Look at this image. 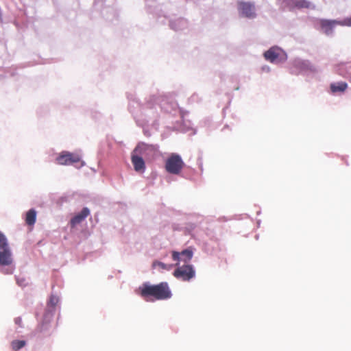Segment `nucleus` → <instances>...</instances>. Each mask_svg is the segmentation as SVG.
<instances>
[{"label": "nucleus", "instance_id": "1", "mask_svg": "<svg viewBox=\"0 0 351 351\" xmlns=\"http://www.w3.org/2000/svg\"><path fill=\"white\" fill-rule=\"evenodd\" d=\"M138 293L147 302L167 300L172 295L167 282H165L153 285L143 283L138 288Z\"/></svg>", "mask_w": 351, "mask_h": 351}, {"label": "nucleus", "instance_id": "9", "mask_svg": "<svg viewBox=\"0 0 351 351\" xmlns=\"http://www.w3.org/2000/svg\"><path fill=\"white\" fill-rule=\"evenodd\" d=\"M171 254L172 259L177 262L176 265L178 266L180 261H182L185 263L191 261L193 257V252L191 249L188 248L182 250L181 252L173 251Z\"/></svg>", "mask_w": 351, "mask_h": 351}, {"label": "nucleus", "instance_id": "16", "mask_svg": "<svg viewBox=\"0 0 351 351\" xmlns=\"http://www.w3.org/2000/svg\"><path fill=\"white\" fill-rule=\"evenodd\" d=\"M173 265H167L162 262L158 261H154L152 263V267L156 268V267H158L160 269L162 270H170L173 267Z\"/></svg>", "mask_w": 351, "mask_h": 351}, {"label": "nucleus", "instance_id": "15", "mask_svg": "<svg viewBox=\"0 0 351 351\" xmlns=\"http://www.w3.org/2000/svg\"><path fill=\"white\" fill-rule=\"evenodd\" d=\"M36 219V212L34 209H30L26 213L25 222L29 226H32L35 223Z\"/></svg>", "mask_w": 351, "mask_h": 351}, {"label": "nucleus", "instance_id": "20", "mask_svg": "<svg viewBox=\"0 0 351 351\" xmlns=\"http://www.w3.org/2000/svg\"><path fill=\"white\" fill-rule=\"evenodd\" d=\"M58 302V298L56 296L51 295L50 297L49 304L52 306H55Z\"/></svg>", "mask_w": 351, "mask_h": 351}, {"label": "nucleus", "instance_id": "14", "mask_svg": "<svg viewBox=\"0 0 351 351\" xmlns=\"http://www.w3.org/2000/svg\"><path fill=\"white\" fill-rule=\"evenodd\" d=\"M330 88L332 93H343L348 88V84L345 82L332 83Z\"/></svg>", "mask_w": 351, "mask_h": 351}, {"label": "nucleus", "instance_id": "5", "mask_svg": "<svg viewBox=\"0 0 351 351\" xmlns=\"http://www.w3.org/2000/svg\"><path fill=\"white\" fill-rule=\"evenodd\" d=\"M265 59L272 63H280L287 60L286 53L279 47H273L264 53Z\"/></svg>", "mask_w": 351, "mask_h": 351}, {"label": "nucleus", "instance_id": "21", "mask_svg": "<svg viewBox=\"0 0 351 351\" xmlns=\"http://www.w3.org/2000/svg\"><path fill=\"white\" fill-rule=\"evenodd\" d=\"M17 283L19 285H20L21 287H25L27 285V283L25 282V279H24V278H21V279L17 278Z\"/></svg>", "mask_w": 351, "mask_h": 351}, {"label": "nucleus", "instance_id": "2", "mask_svg": "<svg viewBox=\"0 0 351 351\" xmlns=\"http://www.w3.org/2000/svg\"><path fill=\"white\" fill-rule=\"evenodd\" d=\"M12 261V254L7 239L0 233V265L9 266Z\"/></svg>", "mask_w": 351, "mask_h": 351}, {"label": "nucleus", "instance_id": "23", "mask_svg": "<svg viewBox=\"0 0 351 351\" xmlns=\"http://www.w3.org/2000/svg\"><path fill=\"white\" fill-rule=\"evenodd\" d=\"M12 271H10L9 272H6L5 274H12Z\"/></svg>", "mask_w": 351, "mask_h": 351}, {"label": "nucleus", "instance_id": "12", "mask_svg": "<svg viewBox=\"0 0 351 351\" xmlns=\"http://www.w3.org/2000/svg\"><path fill=\"white\" fill-rule=\"evenodd\" d=\"M90 215V210L88 208H84L82 211L75 215L70 221L71 226L74 228L77 224L80 223L83 220L85 219Z\"/></svg>", "mask_w": 351, "mask_h": 351}, {"label": "nucleus", "instance_id": "7", "mask_svg": "<svg viewBox=\"0 0 351 351\" xmlns=\"http://www.w3.org/2000/svg\"><path fill=\"white\" fill-rule=\"evenodd\" d=\"M80 161V158L78 155L63 152L57 158L56 162L61 165H69Z\"/></svg>", "mask_w": 351, "mask_h": 351}, {"label": "nucleus", "instance_id": "11", "mask_svg": "<svg viewBox=\"0 0 351 351\" xmlns=\"http://www.w3.org/2000/svg\"><path fill=\"white\" fill-rule=\"evenodd\" d=\"M321 29L326 35H330L332 33L333 29L336 25H340L339 21L337 20H328L321 19L319 21Z\"/></svg>", "mask_w": 351, "mask_h": 351}, {"label": "nucleus", "instance_id": "6", "mask_svg": "<svg viewBox=\"0 0 351 351\" xmlns=\"http://www.w3.org/2000/svg\"><path fill=\"white\" fill-rule=\"evenodd\" d=\"M173 276L183 281H189L195 276V271L191 265H184L178 267L173 271Z\"/></svg>", "mask_w": 351, "mask_h": 351}, {"label": "nucleus", "instance_id": "18", "mask_svg": "<svg viewBox=\"0 0 351 351\" xmlns=\"http://www.w3.org/2000/svg\"><path fill=\"white\" fill-rule=\"evenodd\" d=\"M311 4V2L306 0H300L295 3V6L298 8H309Z\"/></svg>", "mask_w": 351, "mask_h": 351}, {"label": "nucleus", "instance_id": "13", "mask_svg": "<svg viewBox=\"0 0 351 351\" xmlns=\"http://www.w3.org/2000/svg\"><path fill=\"white\" fill-rule=\"evenodd\" d=\"M131 160L136 171H144L145 165L144 160L141 156L133 152Z\"/></svg>", "mask_w": 351, "mask_h": 351}, {"label": "nucleus", "instance_id": "22", "mask_svg": "<svg viewBox=\"0 0 351 351\" xmlns=\"http://www.w3.org/2000/svg\"><path fill=\"white\" fill-rule=\"evenodd\" d=\"M14 322L16 324L19 325V326H21L22 324V319L20 317H18L14 319Z\"/></svg>", "mask_w": 351, "mask_h": 351}, {"label": "nucleus", "instance_id": "3", "mask_svg": "<svg viewBox=\"0 0 351 351\" xmlns=\"http://www.w3.org/2000/svg\"><path fill=\"white\" fill-rule=\"evenodd\" d=\"M184 165L181 157L176 154H172L167 160L165 169L171 174H178Z\"/></svg>", "mask_w": 351, "mask_h": 351}, {"label": "nucleus", "instance_id": "8", "mask_svg": "<svg viewBox=\"0 0 351 351\" xmlns=\"http://www.w3.org/2000/svg\"><path fill=\"white\" fill-rule=\"evenodd\" d=\"M238 10L241 15L247 18H254L256 16L254 5L250 2L239 1Z\"/></svg>", "mask_w": 351, "mask_h": 351}, {"label": "nucleus", "instance_id": "17", "mask_svg": "<svg viewBox=\"0 0 351 351\" xmlns=\"http://www.w3.org/2000/svg\"><path fill=\"white\" fill-rule=\"evenodd\" d=\"M26 342L23 340H14L11 342V347L13 350L17 351L23 348Z\"/></svg>", "mask_w": 351, "mask_h": 351}, {"label": "nucleus", "instance_id": "19", "mask_svg": "<svg viewBox=\"0 0 351 351\" xmlns=\"http://www.w3.org/2000/svg\"><path fill=\"white\" fill-rule=\"evenodd\" d=\"M340 25L341 26H351V16L343 19V21H339Z\"/></svg>", "mask_w": 351, "mask_h": 351}, {"label": "nucleus", "instance_id": "4", "mask_svg": "<svg viewBox=\"0 0 351 351\" xmlns=\"http://www.w3.org/2000/svg\"><path fill=\"white\" fill-rule=\"evenodd\" d=\"M157 147L145 143H139L134 150V153L145 157L146 160H152L156 155Z\"/></svg>", "mask_w": 351, "mask_h": 351}, {"label": "nucleus", "instance_id": "10", "mask_svg": "<svg viewBox=\"0 0 351 351\" xmlns=\"http://www.w3.org/2000/svg\"><path fill=\"white\" fill-rule=\"evenodd\" d=\"M53 315L50 312H47L44 315V319L41 323H40L36 328L35 329V335L46 334L50 328V322L52 319Z\"/></svg>", "mask_w": 351, "mask_h": 351}]
</instances>
